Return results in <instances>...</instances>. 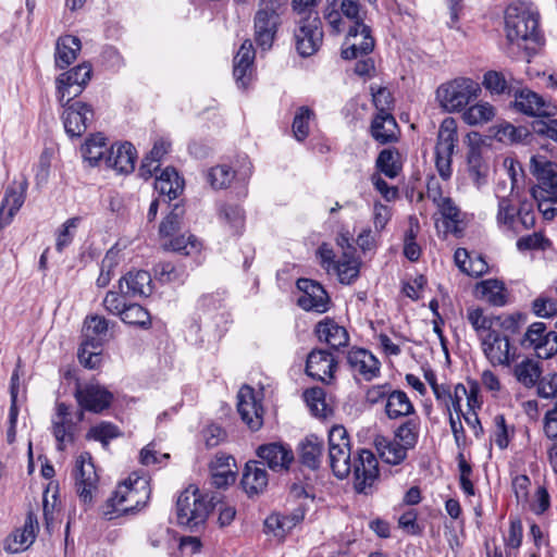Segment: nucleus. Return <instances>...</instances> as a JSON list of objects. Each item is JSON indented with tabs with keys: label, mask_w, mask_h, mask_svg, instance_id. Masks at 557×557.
Wrapping results in <instances>:
<instances>
[{
	"label": "nucleus",
	"mask_w": 557,
	"mask_h": 557,
	"mask_svg": "<svg viewBox=\"0 0 557 557\" xmlns=\"http://www.w3.org/2000/svg\"><path fill=\"white\" fill-rule=\"evenodd\" d=\"M466 319L488 363L492 367H510L518 357V349L511 337L520 333L522 315H495L486 313L480 307H469Z\"/></svg>",
	"instance_id": "nucleus-1"
},
{
	"label": "nucleus",
	"mask_w": 557,
	"mask_h": 557,
	"mask_svg": "<svg viewBox=\"0 0 557 557\" xmlns=\"http://www.w3.org/2000/svg\"><path fill=\"white\" fill-rule=\"evenodd\" d=\"M505 34L510 45L522 48L528 62L544 45L540 13L528 2H513L505 11Z\"/></svg>",
	"instance_id": "nucleus-2"
},
{
	"label": "nucleus",
	"mask_w": 557,
	"mask_h": 557,
	"mask_svg": "<svg viewBox=\"0 0 557 557\" xmlns=\"http://www.w3.org/2000/svg\"><path fill=\"white\" fill-rule=\"evenodd\" d=\"M151 495L150 478L144 471H134L120 483L113 495L107 500L104 516L113 519L121 515L143 509Z\"/></svg>",
	"instance_id": "nucleus-3"
},
{
	"label": "nucleus",
	"mask_w": 557,
	"mask_h": 557,
	"mask_svg": "<svg viewBox=\"0 0 557 557\" xmlns=\"http://www.w3.org/2000/svg\"><path fill=\"white\" fill-rule=\"evenodd\" d=\"M211 510L207 496L194 486H188L181 493L176 503V517L181 525L189 529L201 525L207 520Z\"/></svg>",
	"instance_id": "nucleus-4"
},
{
	"label": "nucleus",
	"mask_w": 557,
	"mask_h": 557,
	"mask_svg": "<svg viewBox=\"0 0 557 557\" xmlns=\"http://www.w3.org/2000/svg\"><path fill=\"white\" fill-rule=\"evenodd\" d=\"M496 220L500 227L516 234L534 227L536 221L532 203L522 202L517 209L508 197H499Z\"/></svg>",
	"instance_id": "nucleus-5"
},
{
	"label": "nucleus",
	"mask_w": 557,
	"mask_h": 557,
	"mask_svg": "<svg viewBox=\"0 0 557 557\" xmlns=\"http://www.w3.org/2000/svg\"><path fill=\"white\" fill-rule=\"evenodd\" d=\"M482 89L469 77H456L441 84L435 91L438 104H470L478 100Z\"/></svg>",
	"instance_id": "nucleus-6"
},
{
	"label": "nucleus",
	"mask_w": 557,
	"mask_h": 557,
	"mask_svg": "<svg viewBox=\"0 0 557 557\" xmlns=\"http://www.w3.org/2000/svg\"><path fill=\"white\" fill-rule=\"evenodd\" d=\"M351 466L356 492L364 495L372 494L380 480L379 462L374 454L368 449H361Z\"/></svg>",
	"instance_id": "nucleus-7"
},
{
	"label": "nucleus",
	"mask_w": 557,
	"mask_h": 557,
	"mask_svg": "<svg viewBox=\"0 0 557 557\" xmlns=\"http://www.w3.org/2000/svg\"><path fill=\"white\" fill-rule=\"evenodd\" d=\"M456 141V122L453 119H445L440 126L435 146V166L443 180L451 176V156Z\"/></svg>",
	"instance_id": "nucleus-8"
},
{
	"label": "nucleus",
	"mask_w": 557,
	"mask_h": 557,
	"mask_svg": "<svg viewBox=\"0 0 557 557\" xmlns=\"http://www.w3.org/2000/svg\"><path fill=\"white\" fill-rule=\"evenodd\" d=\"M323 32L318 13L300 16L295 29L296 49L302 57H310L318 51L322 44Z\"/></svg>",
	"instance_id": "nucleus-9"
},
{
	"label": "nucleus",
	"mask_w": 557,
	"mask_h": 557,
	"mask_svg": "<svg viewBox=\"0 0 557 557\" xmlns=\"http://www.w3.org/2000/svg\"><path fill=\"white\" fill-rule=\"evenodd\" d=\"M91 72V65L84 62L60 74L55 81L58 100L67 104L79 96L90 81Z\"/></svg>",
	"instance_id": "nucleus-10"
},
{
	"label": "nucleus",
	"mask_w": 557,
	"mask_h": 557,
	"mask_svg": "<svg viewBox=\"0 0 557 557\" xmlns=\"http://www.w3.org/2000/svg\"><path fill=\"white\" fill-rule=\"evenodd\" d=\"M262 393H257L248 385L240 387L237 394V411L244 423L251 431H258L263 425L264 409L261 404Z\"/></svg>",
	"instance_id": "nucleus-11"
},
{
	"label": "nucleus",
	"mask_w": 557,
	"mask_h": 557,
	"mask_svg": "<svg viewBox=\"0 0 557 557\" xmlns=\"http://www.w3.org/2000/svg\"><path fill=\"white\" fill-rule=\"evenodd\" d=\"M520 344L534 349L539 358L547 359L557 352V334L547 331L543 322H535L527 329Z\"/></svg>",
	"instance_id": "nucleus-12"
},
{
	"label": "nucleus",
	"mask_w": 557,
	"mask_h": 557,
	"mask_svg": "<svg viewBox=\"0 0 557 557\" xmlns=\"http://www.w3.org/2000/svg\"><path fill=\"white\" fill-rule=\"evenodd\" d=\"M75 398L82 408L77 414V420L82 421L84 418V410L100 413L108 409L113 400V394L100 384L90 383L85 386L77 387L75 391Z\"/></svg>",
	"instance_id": "nucleus-13"
},
{
	"label": "nucleus",
	"mask_w": 557,
	"mask_h": 557,
	"mask_svg": "<svg viewBox=\"0 0 557 557\" xmlns=\"http://www.w3.org/2000/svg\"><path fill=\"white\" fill-rule=\"evenodd\" d=\"M98 474L92 462L91 455L82 453L75 462L76 491L84 504L92 502L94 492L98 486Z\"/></svg>",
	"instance_id": "nucleus-14"
},
{
	"label": "nucleus",
	"mask_w": 557,
	"mask_h": 557,
	"mask_svg": "<svg viewBox=\"0 0 557 557\" xmlns=\"http://www.w3.org/2000/svg\"><path fill=\"white\" fill-rule=\"evenodd\" d=\"M373 48L371 28L366 24L351 25L343 45L342 57L346 60L357 59L369 54Z\"/></svg>",
	"instance_id": "nucleus-15"
},
{
	"label": "nucleus",
	"mask_w": 557,
	"mask_h": 557,
	"mask_svg": "<svg viewBox=\"0 0 557 557\" xmlns=\"http://www.w3.org/2000/svg\"><path fill=\"white\" fill-rule=\"evenodd\" d=\"M51 432L59 450H64L69 444L75 441L76 423L73 421L70 406L64 403L55 405V412L51 419Z\"/></svg>",
	"instance_id": "nucleus-16"
},
{
	"label": "nucleus",
	"mask_w": 557,
	"mask_h": 557,
	"mask_svg": "<svg viewBox=\"0 0 557 557\" xmlns=\"http://www.w3.org/2000/svg\"><path fill=\"white\" fill-rule=\"evenodd\" d=\"M297 288L301 293L297 300L300 308L318 313L327 311L330 297L320 283L309 278H299Z\"/></svg>",
	"instance_id": "nucleus-17"
},
{
	"label": "nucleus",
	"mask_w": 557,
	"mask_h": 557,
	"mask_svg": "<svg viewBox=\"0 0 557 557\" xmlns=\"http://www.w3.org/2000/svg\"><path fill=\"white\" fill-rule=\"evenodd\" d=\"M280 24L281 13L257 10L253 17V35L257 45L262 50H268L272 47Z\"/></svg>",
	"instance_id": "nucleus-18"
},
{
	"label": "nucleus",
	"mask_w": 557,
	"mask_h": 557,
	"mask_svg": "<svg viewBox=\"0 0 557 557\" xmlns=\"http://www.w3.org/2000/svg\"><path fill=\"white\" fill-rule=\"evenodd\" d=\"M336 368L333 355L326 350L314 349L307 357L306 373L323 383L333 381Z\"/></svg>",
	"instance_id": "nucleus-19"
},
{
	"label": "nucleus",
	"mask_w": 557,
	"mask_h": 557,
	"mask_svg": "<svg viewBox=\"0 0 557 557\" xmlns=\"http://www.w3.org/2000/svg\"><path fill=\"white\" fill-rule=\"evenodd\" d=\"M28 183L26 178L18 182L17 187H11L5 190L0 206V230L8 226L18 210L22 208Z\"/></svg>",
	"instance_id": "nucleus-20"
},
{
	"label": "nucleus",
	"mask_w": 557,
	"mask_h": 557,
	"mask_svg": "<svg viewBox=\"0 0 557 557\" xmlns=\"http://www.w3.org/2000/svg\"><path fill=\"white\" fill-rule=\"evenodd\" d=\"M531 171L539 181L537 193L557 195V163L542 156H533Z\"/></svg>",
	"instance_id": "nucleus-21"
},
{
	"label": "nucleus",
	"mask_w": 557,
	"mask_h": 557,
	"mask_svg": "<svg viewBox=\"0 0 557 557\" xmlns=\"http://www.w3.org/2000/svg\"><path fill=\"white\" fill-rule=\"evenodd\" d=\"M347 363L355 374L371 381L380 374V361L367 349L352 348L347 354Z\"/></svg>",
	"instance_id": "nucleus-22"
},
{
	"label": "nucleus",
	"mask_w": 557,
	"mask_h": 557,
	"mask_svg": "<svg viewBox=\"0 0 557 557\" xmlns=\"http://www.w3.org/2000/svg\"><path fill=\"white\" fill-rule=\"evenodd\" d=\"M39 530L38 521L33 512H28L22 529L16 530L4 543V549L16 554L28 549L37 536Z\"/></svg>",
	"instance_id": "nucleus-23"
},
{
	"label": "nucleus",
	"mask_w": 557,
	"mask_h": 557,
	"mask_svg": "<svg viewBox=\"0 0 557 557\" xmlns=\"http://www.w3.org/2000/svg\"><path fill=\"white\" fill-rule=\"evenodd\" d=\"M257 455L273 471L287 470L294 461L293 450L281 443H270L261 445L257 449Z\"/></svg>",
	"instance_id": "nucleus-24"
},
{
	"label": "nucleus",
	"mask_w": 557,
	"mask_h": 557,
	"mask_svg": "<svg viewBox=\"0 0 557 557\" xmlns=\"http://www.w3.org/2000/svg\"><path fill=\"white\" fill-rule=\"evenodd\" d=\"M94 117L92 107H66L62 113L65 132L72 137L82 136Z\"/></svg>",
	"instance_id": "nucleus-25"
},
{
	"label": "nucleus",
	"mask_w": 557,
	"mask_h": 557,
	"mask_svg": "<svg viewBox=\"0 0 557 557\" xmlns=\"http://www.w3.org/2000/svg\"><path fill=\"white\" fill-rule=\"evenodd\" d=\"M137 151L135 147L126 141L112 145L104 164L117 173H131L135 169Z\"/></svg>",
	"instance_id": "nucleus-26"
},
{
	"label": "nucleus",
	"mask_w": 557,
	"mask_h": 557,
	"mask_svg": "<svg viewBox=\"0 0 557 557\" xmlns=\"http://www.w3.org/2000/svg\"><path fill=\"white\" fill-rule=\"evenodd\" d=\"M520 109L524 115L532 117L529 125L533 133L557 141V120L552 119L555 112L546 111L543 107H520Z\"/></svg>",
	"instance_id": "nucleus-27"
},
{
	"label": "nucleus",
	"mask_w": 557,
	"mask_h": 557,
	"mask_svg": "<svg viewBox=\"0 0 557 557\" xmlns=\"http://www.w3.org/2000/svg\"><path fill=\"white\" fill-rule=\"evenodd\" d=\"M147 541L149 546L158 553L165 554L169 557H180L176 553L178 537L171 529L163 525H152L148 529Z\"/></svg>",
	"instance_id": "nucleus-28"
},
{
	"label": "nucleus",
	"mask_w": 557,
	"mask_h": 557,
	"mask_svg": "<svg viewBox=\"0 0 557 557\" xmlns=\"http://www.w3.org/2000/svg\"><path fill=\"white\" fill-rule=\"evenodd\" d=\"M119 289L125 296H149L152 292L150 273L144 270L129 271L119 281Z\"/></svg>",
	"instance_id": "nucleus-29"
},
{
	"label": "nucleus",
	"mask_w": 557,
	"mask_h": 557,
	"mask_svg": "<svg viewBox=\"0 0 557 557\" xmlns=\"http://www.w3.org/2000/svg\"><path fill=\"white\" fill-rule=\"evenodd\" d=\"M396 133L397 123L392 112L382 107L371 125L373 138L381 144H387L397 139Z\"/></svg>",
	"instance_id": "nucleus-30"
},
{
	"label": "nucleus",
	"mask_w": 557,
	"mask_h": 557,
	"mask_svg": "<svg viewBox=\"0 0 557 557\" xmlns=\"http://www.w3.org/2000/svg\"><path fill=\"white\" fill-rule=\"evenodd\" d=\"M268 482V472L263 468L262 462L251 460L246 463L242 485L247 494L262 493L267 488Z\"/></svg>",
	"instance_id": "nucleus-31"
},
{
	"label": "nucleus",
	"mask_w": 557,
	"mask_h": 557,
	"mask_svg": "<svg viewBox=\"0 0 557 557\" xmlns=\"http://www.w3.org/2000/svg\"><path fill=\"white\" fill-rule=\"evenodd\" d=\"M315 334L320 342L326 343L334 349L346 346L349 341L346 329L331 319L319 322L315 326Z\"/></svg>",
	"instance_id": "nucleus-32"
},
{
	"label": "nucleus",
	"mask_w": 557,
	"mask_h": 557,
	"mask_svg": "<svg viewBox=\"0 0 557 557\" xmlns=\"http://www.w3.org/2000/svg\"><path fill=\"white\" fill-rule=\"evenodd\" d=\"M82 49V42L78 37L64 35L58 38L55 44L54 62L59 69H65L72 64Z\"/></svg>",
	"instance_id": "nucleus-33"
},
{
	"label": "nucleus",
	"mask_w": 557,
	"mask_h": 557,
	"mask_svg": "<svg viewBox=\"0 0 557 557\" xmlns=\"http://www.w3.org/2000/svg\"><path fill=\"white\" fill-rule=\"evenodd\" d=\"M385 414L391 420L409 417L416 412L408 395L400 389H391L384 406Z\"/></svg>",
	"instance_id": "nucleus-34"
},
{
	"label": "nucleus",
	"mask_w": 557,
	"mask_h": 557,
	"mask_svg": "<svg viewBox=\"0 0 557 557\" xmlns=\"http://www.w3.org/2000/svg\"><path fill=\"white\" fill-rule=\"evenodd\" d=\"M437 210L442 215L445 233L460 236L466 227L465 215L453 199H445L437 206Z\"/></svg>",
	"instance_id": "nucleus-35"
},
{
	"label": "nucleus",
	"mask_w": 557,
	"mask_h": 557,
	"mask_svg": "<svg viewBox=\"0 0 557 557\" xmlns=\"http://www.w3.org/2000/svg\"><path fill=\"white\" fill-rule=\"evenodd\" d=\"M454 260L459 270L469 276H481L488 271L485 259L479 253H470L465 248L455 251Z\"/></svg>",
	"instance_id": "nucleus-36"
},
{
	"label": "nucleus",
	"mask_w": 557,
	"mask_h": 557,
	"mask_svg": "<svg viewBox=\"0 0 557 557\" xmlns=\"http://www.w3.org/2000/svg\"><path fill=\"white\" fill-rule=\"evenodd\" d=\"M302 519L304 512L301 510H296L288 516L272 513L265 519L264 528L268 533H272L277 539H283Z\"/></svg>",
	"instance_id": "nucleus-37"
},
{
	"label": "nucleus",
	"mask_w": 557,
	"mask_h": 557,
	"mask_svg": "<svg viewBox=\"0 0 557 557\" xmlns=\"http://www.w3.org/2000/svg\"><path fill=\"white\" fill-rule=\"evenodd\" d=\"M475 296L495 307L505 306L507 293L504 283L498 280H485L475 285Z\"/></svg>",
	"instance_id": "nucleus-38"
},
{
	"label": "nucleus",
	"mask_w": 557,
	"mask_h": 557,
	"mask_svg": "<svg viewBox=\"0 0 557 557\" xmlns=\"http://www.w3.org/2000/svg\"><path fill=\"white\" fill-rule=\"evenodd\" d=\"M110 149L107 145L106 137L100 134H94L88 137L85 143L81 147V153L85 161H87L90 165H98L103 162L106 157H108Z\"/></svg>",
	"instance_id": "nucleus-39"
},
{
	"label": "nucleus",
	"mask_w": 557,
	"mask_h": 557,
	"mask_svg": "<svg viewBox=\"0 0 557 557\" xmlns=\"http://www.w3.org/2000/svg\"><path fill=\"white\" fill-rule=\"evenodd\" d=\"M329 460L330 467L336 478H347L352 469L350 446L333 445V447H329Z\"/></svg>",
	"instance_id": "nucleus-40"
},
{
	"label": "nucleus",
	"mask_w": 557,
	"mask_h": 557,
	"mask_svg": "<svg viewBox=\"0 0 557 557\" xmlns=\"http://www.w3.org/2000/svg\"><path fill=\"white\" fill-rule=\"evenodd\" d=\"M171 143L164 138L154 141L150 152L144 158L139 168L140 176L149 178L159 169L161 159L170 151Z\"/></svg>",
	"instance_id": "nucleus-41"
},
{
	"label": "nucleus",
	"mask_w": 557,
	"mask_h": 557,
	"mask_svg": "<svg viewBox=\"0 0 557 557\" xmlns=\"http://www.w3.org/2000/svg\"><path fill=\"white\" fill-rule=\"evenodd\" d=\"M154 188L160 195L172 200L183 191L184 183L173 168H166L156 178Z\"/></svg>",
	"instance_id": "nucleus-42"
},
{
	"label": "nucleus",
	"mask_w": 557,
	"mask_h": 557,
	"mask_svg": "<svg viewBox=\"0 0 557 557\" xmlns=\"http://www.w3.org/2000/svg\"><path fill=\"white\" fill-rule=\"evenodd\" d=\"M513 375L519 383L530 388L539 384L542 375L541 363L534 359L525 358L517 363Z\"/></svg>",
	"instance_id": "nucleus-43"
},
{
	"label": "nucleus",
	"mask_w": 557,
	"mask_h": 557,
	"mask_svg": "<svg viewBox=\"0 0 557 557\" xmlns=\"http://www.w3.org/2000/svg\"><path fill=\"white\" fill-rule=\"evenodd\" d=\"M322 454L323 442L314 435L306 437L299 446L300 461L310 469L319 468Z\"/></svg>",
	"instance_id": "nucleus-44"
},
{
	"label": "nucleus",
	"mask_w": 557,
	"mask_h": 557,
	"mask_svg": "<svg viewBox=\"0 0 557 557\" xmlns=\"http://www.w3.org/2000/svg\"><path fill=\"white\" fill-rule=\"evenodd\" d=\"M468 171L473 183L480 187L485 183L488 166L483 159L482 147L471 145L468 151Z\"/></svg>",
	"instance_id": "nucleus-45"
},
{
	"label": "nucleus",
	"mask_w": 557,
	"mask_h": 557,
	"mask_svg": "<svg viewBox=\"0 0 557 557\" xmlns=\"http://www.w3.org/2000/svg\"><path fill=\"white\" fill-rule=\"evenodd\" d=\"M376 450L382 460L389 465H399L407 457V449L395 440L377 437L375 440Z\"/></svg>",
	"instance_id": "nucleus-46"
},
{
	"label": "nucleus",
	"mask_w": 557,
	"mask_h": 557,
	"mask_svg": "<svg viewBox=\"0 0 557 557\" xmlns=\"http://www.w3.org/2000/svg\"><path fill=\"white\" fill-rule=\"evenodd\" d=\"M448 112L458 110L462 120L471 126L488 123L495 116L494 107H444Z\"/></svg>",
	"instance_id": "nucleus-47"
},
{
	"label": "nucleus",
	"mask_w": 557,
	"mask_h": 557,
	"mask_svg": "<svg viewBox=\"0 0 557 557\" xmlns=\"http://www.w3.org/2000/svg\"><path fill=\"white\" fill-rule=\"evenodd\" d=\"M333 268L341 283L350 284L359 275L360 262L352 253L344 252Z\"/></svg>",
	"instance_id": "nucleus-48"
},
{
	"label": "nucleus",
	"mask_w": 557,
	"mask_h": 557,
	"mask_svg": "<svg viewBox=\"0 0 557 557\" xmlns=\"http://www.w3.org/2000/svg\"><path fill=\"white\" fill-rule=\"evenodd\" d=\"M109 329L108 320L100 315H90L84 322V342L100 343L102 345Z\"/></svg>",
	"instance_id": "nucleus-49"
},
{
	"label": "nucleus",
	"mask_w": 557,
	"mask_h": 557,
	"mask_svg": "<svg viewBox=\"0 0 557 557\" xmlns=\"http://www.w3.org/2000/svg\"><path fill=\"white\" fill-rule=\"evenodd\" d=\"M420 419L410 418L400 424L395 431V441L399 442L404 448L411 449L416 446L419 438Z\"/></svg>",
	"instance_id": "nucleus-50"
},
{
	"label": "nucleus",
	"mask_w": 557,
	"mask_h": 557,
	"mask_svg": "<svg viewBox=\"0 0 557 557\" xmlns=\"http://www.w3.org/2000/svg\"><path fill=\"white\" fill-rule=\"evenodd\" d=\"M120 250L116 247L109 249L101 261L100 274L96 281L99 288L107 287L112 277L114 268L120 263Z\"/></svg>",
	"instance_id": "nucleus-51"
},
{
	"label": "nucleus",
	"mask_w": 557,
	"mask_h": 557,
	"mask_svg": "<svg viewBox=\"0 0 557 557\" xmlns=\"http://www.w3.org/2000/svg\"><path fill=\"white\" fill-rule=\"evenodd\" d=\"M120 318L124 323L141 329H149L151 325L149 312L137 304L127 305Z\"/></svg>",
	"instance_id": "nucleus-52"
},
{
	"label": "nucleus",
	"mask_w": 557,
	"mask_h": 557,
	"mask_svg": "<svg viewBox=\"0 0 557 557\" xmlns=\"http://www.w3.org/2000/svg\"><path fill=\"white\" fill-rule=\"evenodd\" d=\"M162 247L165 250H172L185 256H190L200 251L201 244L194 235H188L187 237L182 235L175 238L170 237L169 240H164Z\"/></svg>",
	"instance_id": "nucleus-53"
},
{
	"label": "nucleus",
	"mask_w": 557,
	"mask_h": 557,
	"mask_svg": "<svg viewBox=\"0 0 557 557\" xmlns=\"http://www.w3.org/2000/svg\"><path fill=\"white\" fill-rule=\"evenodd\" d=\"M304 398L311 413L318 418L327 417L331 411L325 403V394L322 388L313 387L304 393Z\"/></svg>",
	"instance_id": "nucleus-54"
},
{
	"label": "nucleus",
	"mask_w": 557,
	"mask_h": 557,
	"mask_svg": "<svg viewBox=\"0 0 557 557\" xmlns=\"http://www.w3.org/2000/svg\"><path fill=\"white\" fill-rule=\"evenodd\" d=\"M184 210L180 206H175L174 209L166 215L159 227V234L161 238H172V236L181 230L182 219Z\"/></svg>",
	"instance_id": "nucleus-55"
},
{
	"label": "nucleus",
	"mask_w": 557,
	"mask_h": 557,
	"mask_svg": "<svg viewBox=\"0 0 557 557\" xmlns=\"http://www.w3.org/2000/svg\"><path fill=\"white\" fill-rule=\"evenodd\" d=\"M153 270L156 278L161 283L182 282L185 277V270L171 262H159Z\"/></svg>",
	"instance_id": "nucleus-56"
},
{
	"label": "nucleus",
	"mask_w": 557,
	"mask_h": 557,
	"mask_svg": "<svg viewBox=\"0 0 557 557\" xmlns=\"http://www.w3.org/2000/svg\"><path fill=\"white\" fill-rule=\"evenodd\" d=\"M398 154L389 149H384L380 152L376 159V166L389 178H394L400 171V165L397 162Z\"/></svg>",
	"instance_id": "nucleus-57"
},
{
	"label": "nucleus",
	"mask_w": 557,
	"mask_h": 557,
	"mask_svg": "<svg viewBox=\"0 0 557 557\" xmlns=\"http://www.w3.org/2000/svg\"><path fill=\"white\" fill-rule=\"evenodd\" d=\"M220 219L228 224L235 234L239 233L244 226V212L238 206L225 205L221 207Z\"/></svg>",
	"instance_id": "nucleus-58"
},
{
	"label": "nucleus",
	"mask_w": 557,
	"mask_h": 557,
	"mask_svg": "<svg viewBox=\"0 0 557 557\" xmlns=\"http://www.w3.org/2000/svg\"><path fill=\"white\" fill-rule=\"evenodd\" d=\"M120 435L117 426L110 422H101L88 431L86 437L89 440L99 441L103 446Z\"/></svg>",
	"instance_id": "nucleus-59"
},
{
	"label": "nucleus",
	"mask_w": 557,
	"mask_h": 557,
	"mask_svg": "<svg viewBox=\"0 0 557 557\" xmlns=\"http://www.w3.org/2000/svg\"><path fill=\"white\" fill-rule=\"evenodd\" d=\"M78 359L84 367L88 369H96L101 361L100 343L95 344L92 342H83Z\"/></svg>",
	"instance_id": "nucleus-60"
},
{
	"label": "nucleus",
	"mask_w": 557,
	"mask_h": 557,
	"mask_svg": "<svg viewBox=\"0 0 557 557\" xmlns=\"http://www.w3.org/2000/svg\"><path fill=\"white\" fill-rule=\"evenodd\" d=\"M235 173L227 165H218L208 172V182L215 189L227 187L233 181Z\"/></svg>",
	"instance_id": "nucleus-61"
},
{
	"label": "nucleus",
	"mask_w": 557,
	"mask_h": 557,
	"mask_svg": "<svg viewBox=\"0 0 557 557\" xmlns=\"http://www.w3.org/2000/svg\"><path fill=\"white\" fill-rule=\"evenodd\" d=\"M314 116L312 110L301 108L300 111L295 115L293 122V133L297 140L301 141L309 135V122Z\"/></svg>",
	"instance_id": "nucleus-62"
},
{
	"label": "nucleus",
	"mask_w": 557,
	"mask_h": 557,
	"mask_svg": "<svg viewBox=\"0 0 557 557\" xmlns=\"http://www.w3.org/2000/svg\"><path fill=\"white\" fill-rule=\"evenodd\" d=\"M533 196L537 200V208L544 219L553 220L557 214V195L541 194L534 190Z\"/></svg>",
	"instance_id": "nucleus-63"
},
{
	"label": "nucleus",
	"mask_w": 557,
	"mask_h": 557,
	"mask_svg": "<svg viewBox=\"0 0 557 557\" xmlns=\"http://www.w3.org/2000/svg\"><path fill=\"white\" fill-rule=\"evenodd\" d=\"M548 246L549 240L540 232H534L517 240V248L520 251L545 250Z\"/></svg>",
	"instance_id": "nucleus-64"
}]
</instances>
